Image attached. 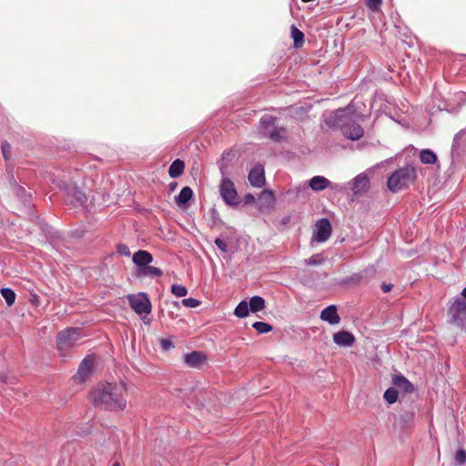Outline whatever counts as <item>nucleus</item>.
I'll return each instance as SVG.
<instances>
[{
	"instance_id": "f03ea898",
	"label": "nucleus",
	"mask_w": 466,
	"mask_h": 466,
	"mask_svg": "<svg viewBox=\"0 0 466 466\" xmlns=\"http://www.w3.org/2000/svg\"><path fill=\"white\" fill-rule=\"evenodd\" d=\"M354 114L355 108L350 104L344 108L329 113L325 116V123L329 127L339 128L345 137L350 140H359L363 137L364 130L353 119Z\"/></svg>"
},
{
	"instance_id": "72a5a7b5",
	"label": "nucleus",
	"mask_w": 466,
	"mask_h": 466,
	"mask_svg": "<svg viewBox=\"0 0 466 466\" xmlns=\"http://www.w3.org/2000/svg\"><path fill=\"white\" fill-rule=\"evenodd\" d=\"M171 292L175 296H177L178 298H182V297L187 296V289L186 287H184L182 285L174 284V285L171 286Z\"/></svg>"
},
{
	"instance_id": "49530a36",
	"label": "nucleus",
	"mask_w": 466,
	"mask_h": 466,
	"mask_svg": "<svg viewBox=\"0 0 466 466\" xmlns=\"http://www.w3.org/2000/svg\"><path fill=\"white\" fill-rule=\"evenodd\" d=\"M210 213H211V217L213 218L214 223H216L218 220H219L218 212L215 208H212L210 210Z\"/></svg>"
},
{
	"instance_id": "423d86ee",
	"label": "nucleus",
	"mask_w": 466,
	"mask_h": 466,
	"mask_svg": "<svg viewBox=\"0 0 466 466\" xmlns=\"http://www.w3.org/2000/svg\"><path fill=\"white\" fill-rule=\"evenodd\" d=\"M449 322L459 329H463L466 322V301L457 299L448 309Z\"/></svg>"
},
{
	"instance_id": "39448f33",
	"label": "nucleus",
	"mask_w": 466,
	"mask_h": 466,
	"mask_svg": "<svg viewBox=\"0 0 466 466\" xmlns=\"http://www.w3.org/2000/svg\"><path fill=\"white\" fill-rule=\"evenodd\" d=\"M259 133L269 138L274 142H279L285 133L284 127H279L276 126V117L273 116L266 115L260 118Z\"/></svg>"
},
{
	"instance_id": "1a4fd4ad",
	"label": "nucleus",
	"mask_w": 466,
	"mask_h": 466,
	"mask_svg": "<svg viewBox=\"0 0 466 466\" xmlns=\"http://www.w3.org/2000/svg\"><path fill=\"white\" fill-rule=\"evenodd\" d=\"M219 192L224 202L228 206L238 204V193L234 183L227 177H222Z\"/></svg>"
},
{
	"instance_id": "f3484780",
	"label": "nucleus",
	"mask_w": 466,
	"mask_h": 466,
	"mask_svg": "<svg viewBox=\"0 0 466 466\" xmlns=\"http://www.w3.org/2000/svg\"><path fill=\"white\" fill-rule=\"evenodd\" d=\"M184 361L188 367L198 368L206 361V356L200 351H193L184 355Z\"/></svg>"
},
{
	"instance_id": "58836bf2",
	"label": "nucleus",
	"mask_w": 466,
	"mask_h": 466,
	"mask_svg": "<svg viewBox=\"0 0 466 466\" xmlns=\"http://www.w3.org/2000/svg\"><path fill=\"white\" fill-rule=\"evenodd\" d=\"M456 463L462 465L466 462V451L464 449H459L455 454Z\"/></svg>"
},
{
	"instance_id": "412c9836",
	"label": "nucleus",
	"mask_w": 466,
	"mask_h": 466,
	"mask_svg": "<svg viewBox=\"0 0 466 466\" xmlns=\"http://www.w3.org/2000/svg\"><path fill=\"white\" fill-rule=\"evenodd\" d=\"M162 275L163 271L159 268L150 266V264H147V266H145L138 269V271H136V276L137 278L149 277L153 279L161 277Z\"/></svg>"
},
{
	"instance_id": "dca6fc26",
	"label": "nucleus",
	"mask_w": 466,
	"mask_h": 466,
	"mask_svg": "<svg viewBox=\"0 0 466 466\" xmlns=\"http://www.w3.org/2000/svg\"><path fill=\"white\" fill-rule=\"evenodd\" d=\"M333 341L339 346L350 347L355 342V337L349 331L341 330L333 335Z\"/></svg>"
},
{
	"instance_id": "de8ad7c7",
	"label": "nucleus",
	"mask_w": 466,
	"mask_h": 466,
	"mask_svg": "<svg viewBox=\"0 0 466 466\" xmlns=\"http://www.w3.org/2000/svg\"><path fill=\"white\" fill-rule=\"evenodd\" d=\"M245 201L247 204H251L255 202V197L251 194H248L245 197Z\"/></svg>"
},
{
	"instance_id": "3c124183",
	"label": "nucleus",
	"mask_w": 466,
	"mask_h": 466,
	"mask_svg": "<svg viewBox=\"0 0 466 466\" xmlns=\"http://www.w3.org/2000/svg\"><path fill=\"white\" fill-rule=\"evenodd\" d=\"M112 466H120V463L116 461Z\"/></svg>"
},
{
	"instance_id": "b1692460",
	"label": "nucleus",
	"mask_w": 466,
	"mask_h": 466,
	"mask_svg": "<svg viewBox=\"0 0 466 466\" xmlns=\"http://www.w3.org/2000/svg\"><path fill=\"white\" fill-rule=\"evenodd\" d=\"M420 161L422 164L432 165L438 161L437 155L431 149H422L419 153Z\"/></svg>"
},
{
	"instance_id": "6ab92c4d",
	"label": "nucleus",
	"mask_w": 466,
	"mask_h": 466,
	"mask_svg": "<svg viewBox=\"0 0 466 466\" xmlns=\"http://www.w3.org/2000/svg\"><path fill=\"white\" fill-rule=\"evenodd\" d=\"M93 360L86 357L79 364L76 376L80 381H84L92 372Z\"/></svg>"
},
{
	"instance_id": "a19ab883",
	"label": "nucleus",
	"mask_w": 466,
	"mask_h": 466,
	"mask_svg": "<svg viewBox=\"0 0 466 466\" xmlns=\"http://www.w3.org/2000/svg\"><path fill=\"white\" fill-rule=\"evenodd\" d=\"M12 190L14 194L17 196L19 198L25 199L26 198V190L19 184L12 187Z\"/></svg>"
},
{
	"instance_id": "09e8293b",
	"label": "nucleus",
	"mask_w": 466,
	"mask_h": 466,
	"mask_svg": "<svg viewBox=\"0 0 466 466\" xmlns=\"http://www.w3.org/2000/svg\"><path fill=\"white\" fill-rule=\"evenodd\" d=\"M177 182H172L169 184V189L174 190L177 187Z\"/></svg>"
},
{
	"instance_id": "c85d7f7f",
	"label": "nucleus",
	"mask_w": 466,
	"mask_h": 466,
	"mask_svg": "<svg viewBox=\"0 0 466 466\" xmlns=\"http://www.w3.org/2000/svg\"><path fill=\"white\" fill-rule=\"evenodd\" d=\"M414 417L415 413L412 410H406L402 412L400 416V421L401 423V426L404 428L410 427L414 420Z\"/></svg>"
},
{
	"instance_id": "a878e982",
	"label": "nucleus",
	"mask_w": 466,
	"mask_h": 466,
	"mask_svg": "<svg viewBox=\"0 0 466 466\" xmlns=\"http://www.w3.org/2000/svg\"><path fill=\"white\" fill-rule=\"evenodd\" d=\"M250 311L256 313L265 308V299L259 296H253L249 300Z\"/></svg>"
},
{
	"instance_id": "9b49d317",
	"label": "nucleus",
	"mask_w": 466,
	"mask_h": 466,
	"mask_svg": "<svg viewBox=\"0 0 466 466\" xmlns=\"http://www.w3.org/2000/svg\"><path fill=\"white\" fill-rule=\"evenodd\" d=\"M314 239L318 242H325L331 235V225L328 218H321L316 223Z\"/></svg>"
},
{
	"instance_id": "0eeeda50",
	"label": "nucleus",
	"mask_w": 466,
	"mask_h": 466,
	"mask_svg": "<svg viewBox=\"0 0 466 466\" xmlns=\"http://www.w3.org/2000/svg\"><path fill=\"white\" fill-rule=\"evenodd\" d=\"M59 187L66 197V201L73 206H83L87 200L86 194L73 182H62Z\"/></svg>"
},
{
	"instance_id": "2f4dec72",
	"label": "nucleus",
	"mask_w": 466,
	"mask_h": 466,
	"mask_svg": "<svg viewBox=\"0 0 466 466\" xmlns=\"http://www.w3.org/2000/svg\"><path fill=\"white\" fill-rule=\"evenodd\" d=\"M252 328L255 329L258 333L264 334L272 330V326L262 321H256L252 324Z\"/></svg>"
},
{
	"instance_id": "4be33fe9",
	"label": "nucleus",
	"mask_w": 466,
	"mask_h": 466,
	"mask_svg": "<svg viewBox=\"0 0 466 466\" xmlns=\"http://www.w3.org/2000/svg\"><path fill=\"white\" fill-rule=\"evenodd\" d=\"M184 169H185L184 161L177 158L171 163V165L168 168V175L172 178H177L183 174Z\"/></svg>"
},
{
	"instance_id": "f257e3e1",
	"label": "nucleus",
	"mask_w": 466,
	"mask_h": 466,
	"mask_svg": "<svg viewBox=\"0 0 466 466\" xmlns=\"http://www.w3.org/2000/svg\"><path fill=\"white\" fill-rule=\"evenodd\" d=\"M127 388L125 382L99 383L91 392L90 400L96 407L108 410H123L127 407L125 394Z\"/></svg>"
},
{
	"instance_id": "f704fd0d",
	"label": "nucleus",
	"mask_w": 466,
	"mask_h": 466,
	"mask_svg": "<svg viewBox=\"0 0 466 466\" xmlns=\"http://www.w3.org/2000/svg\"><path fill=\"white\" fill-rule=\"evenodd\" d=\"M6 176H7V180H8V183H9V186L11 187V188L18 184L14 176V167L13 166H11V165L6 166Z\"/></svg>"
},
{
	"instance_id": "c9c22d12",
	"label": "nucleus",
	"mask_w": 466,
	"mask_h": 466,
	"mask_svg": "<svg viewBox=\"0 0 466 466\" xmlns=\"http://www.w3.org/2000/svg\"><path fill=\"white\" fill-rule=\"evenodd\" d=\"M322 262L323 258L320 254H314L309 259L305 260V263L308 266H317L322 264Z\"/></svg>"
},
{
	"instance_id": "bb28decb",
	"label": "nucleus",
	"mask_w": 466,
	"mask_h": 466,
	"mask_svg": "<svg viewBox=\"0 0 466 466\" xmlns=\"http://www.w3.org/2000/svg\"><path fill=\"white\" fill-rule=\"evenodd\" d=\"M466 140V127L459 131L453 138L451 151L458 150L461 145Z\"/></svg>"
},
{
	"instance_id": "4468645a",
	"label": "nucleus",
	"mask_w": 466,
	"mask_h": 466,
	"mask_svg": "<svg viewBox=\"0 0 466 466\" xmlns=\"http://www.w3.org/2000/svg\"><path fill=\"white\" fill-rule=\"evenodd\" d=\"M132 261L136 265V271H138V269L153 262V256L148 251L140 249L133 254Z\"/></svg>"
},
{
	"instance_id": "aec40b11",
	"label": "nucleus",
	"mask_w": 466,
	"mask_h": 466,
	"mask_svg": "<svg viewBox=\"0 0 466 466\" xmlns=\"http://www.w3.org/2000/svg\"><path fill=\"white\" fill-rule=\"evenodd\" d=\"M194 192L190 187H184L178 196L175 198L176 204L180 208H187L189 200L193 198Z\"/></svg>"
},
{
	"instance_id": "ddd939ff",
	"label": "nucleus",
	"mask_w": 466,
	"mask_h": 466,
	"mask_svg": "<svg viewBox=\"0 0 466 466\" xmlns=\"http://www.w3.org/2000/svg\"><path fill=\"white\" fill-rule=\"evenodd\" d=\"M370 188V179L366 174H360L352 180V191L354 195H361Z\"/></svg>"
},
{
	"instance_id": "393cba45",
	"label": "nucleus",
	"mask_w": 466,
	"mask_h": 466,
	"mask_svg": "<svg viewBox=\"0 0 466 466\" xmlns=\"http://www.w3.org/2000/svg\"><path fill=\"white\" fill-rule=\"evenodd\" d=\"M291 37L293 39V44L295 48H299L304 44V34L302 31L298 29L295 25L290 26Z\"/></svg>"
},
{
	"instance_id": "473e14b6",
	"label": "nucleus",
	"mask_w": 466,
	"mask_h": 466,
	"mask_svg": "<svg viewBox=\"0 0 466 466\" xmlns=\"http://www.w3.org/2000/svg\"><path fill=\"white\" fill-rule=\"evenodd\" d=\"M259 200L264 202L268 207L271 206L274 203V196L273 193L269 190H263L259 195Z\"/></svg>"
},
{
	"instance_id": "f8f14e48",
	"label": "nucleus",
	"mask_w": 466,
	"mask_h": 466,
	"mask_svg": "<svg viewBox=\"0 0 466 466\" xmlns=\"http://www.w3.org/2000/svg\"><path fill=\"white\" fill-rule=\"evenodd\" d=\"M248 181L255 187H262L264 186V167L261 164H256L249 171Z\"/></svg>"
},
{
	"instance_id": "79ce46f5",
	"label": "nucleus",
	"mask_w": 466,
	"mask_h": 466,
	"mask_svg": "<svg viewBox=\"0 0 466 466\" xmlns=\"http://www.w3.org/2000/svg\"><path fill=\"white\" fill-rule=\"evenodd\" d=\"M116 251L118 254H120L122 256H126V257L130 256L129 248L126 244H118L116 246Z\"/></svg>"
},
{
	"instance_id": "9d476101",
	"label": "nucleus",
	"mask_w": 466,
	"mask_h": 466,
	"mask_svg": "<svg viewBox=\"0 0 466 466\" xmlns=\"http://www.w3.org/2000/svg\"><path fill=\"white\" fill-rule=\"evenodd\" d=\"M309 186L314 191H321L328 187L335 190H342L343 186L339 184H332L328 178L322 176H315L309 181Z\"/></svg>"
},
{
	"instance_id": "c03bdc74",
	"label": "nucleus",
	"mask_w": 466,
	"mask_h": 466,
	"mask_svg": "<svg viewBox=\"0 0 466 466\" xmlns=\"http://www.w3.org/2000/svg\"><path fill=\"white\" fill-rule=\"evenodd\" d=\"M160 345L166 350H170L171 348L174 347L173 343L169 339H161Z\"/></svg>"
},
{
	"instance_id": "4c0bfd02",
	"label": "nucleus",
	"mask_w": 466,
	"mask_h": 466,
	"mask_svg": "<svg viewBox=\"0 0 466 466\" xmlns=\"http://www.w3.org/2000/svg\"><path fill=\"white\" fill-rule=\"evenodd\" d=\"M3 157L5 161L11 158V146L7 141H4L1 145Z\"/></svg>"
},
{
	"instance_id": "ea45409f",
	"label": "nucleus",
	"mask_w": 466,
	"mask_h": 466,
	"mask_svg": "<svg viewBox=\"0 0 466 466\" xmlns=\"http://www.w3.org/2000/svg\"><path fill=\"white\" fill-rule=\"evenodd\" d=\"M181 303L183 306L187 307V308H197L200 305L201 302L196 299L188 298V299H183Z\"/></svg>"
},
{
	"instance_id": "c756f323",
	"label": "nucleus",
	"mask_w": 466,
	"mask_h": 466,
	"mask_svg": "<svg viewBox=\"0 0 466 466\" xmlns=\"http://www.w3.org/2000/svg\"><path fill=\"white\" fill-rule=\"evenodd\" d=\"M383 397L389 404H393L397 401L399 397L398 390L394 387H390L385 390Z\"/></svg>"
},
{
	"instance_id": "8fccbe9b",
	"label": "nucleus",
	"mask_w": 466,
	"mask_h": 466,
	"mask_svg": "<svg viewBox=\"0 0 466 466\" xmlns=\"http://www.w3.org/2000/svg\"><path fill=\"white\" fill-rule=\"evenodd\" d=\"M461 295L466 299V287L463 289Z\"/></svg>"
},
{
	"instance_id": "e433bc0d",
	"label": "nucleus",
	"mask_w": 466,
	"mask_h": 466,
	"mask_svg": "<svg viewBox=\"0 0 466 466\" xmlns=\"http://www.w3.org/2000/svg\"><path fill=\"white\" fill-rule=\"evenodd\" d=\"M365 5L370 11L377 12L382 5V0H366Z\"/></svg>"
},
{
	"instance_id": "2eb2a0df",
	"label": "nucleus",
	"mask_w": 466,
	"mask_h": 466,
	"mask_svg": "<svg viewBox=\"0 0 466 466\" xmlns=\"http://www.w3.org/2000/svg\"><path fill=\"white\" fill-rule=\"evenodd\" d=\"M392 384L394 388L404 393H411L415 390L413 384L400 373L393 376Z\"/></svg>"
},
{
	"instance_id": "37998d69",
	"label": "nucleus",
	"mask_w": 466,
	"mask_h": 466,
	"mask_svg": "<svg viewBox=\"0 0 466 466\" xmlns=\"http://www.w3.org/2000/svg\"><path fill=\"white\" fill-rule=\"evenodd\" d=\"M215 244L222 252L226 253L228 251V244L221 238H217L215 239Z\"/></svg>"
},
{
	"instance_id": "a211bd4d",
	"label": "nucleus",
	"mask_w": 466,
	"mask_h": 466,
	"mask_svg": "<svg viewBox=\"0 0 466 466\" xmlns=\"http://www.w3.org/2000/svg\"><path fill=\"white\" fill-rule=\"evenodd\" d=\"M320 319L331 325L338 324L340 320V318L337 312V308L334 305H330L325 308L320 313Z\"/></svg>"
},
{
	"instance_id": "cd10ccee",
	"label": "nucleus",
	"mask_w": 466,
	"mask_h": 466,
	"mask_svg": "<svg viewBox=\"0 0 466 466\" xmlns=\"http://www.w3.org/2000/svg\"><path fill=\"white\" fill-rule=\"evenodd\" d=\"M249 305L247 301L242 300L238 303V305L236 307L234 313L238 318H245L249 313Z\"/></svg>"
},
{
	"instance_id": "20e7f679",
	"label": "nucleus",
	"mask_w": 466,
	"mask_h": 466,
	"mask_svg": "<svg viewBox=\"0 0 466 466\" xmlns=\"http://www.w3.org/2000/svg\"><path fill=\"white\" fill-rule=\"evenodd\" d=\"M82 330L78 328H67L56 335V348L60 356L66 357L69 350L79 345Z\"/></svg>"
},
{
	"instance_id": "7c9ffc66",
	"label": "nucleus",
	"mask_w": 466,
	"mask_h": 466,
	"mask_svg": "<svg viewBox=\"0 0 466 466\" xmlns=\"http://www.w3.org/2000/svg\"><path fill=\"white\" fill-rule=\"evenodd\" d=\"M1 295L5 299L8 306H12L15 303V293L14 292L13 289L8 288H3L1 289Z\"/></svg>"
},
{
	"instance_id": "7ed1b4c3",
	"label": "nucleus",
	"mask_w": 466,
	"mask_h": 466,
	"mask_svg": "<svg viewBox=\"0 0 466 466\" xmlns=\"http://www.w3.org/2000/svg\"><path fill=\"white\" fill-rule=\"evenodd\" d=\"M417 179V170L412 166H405L395 170L387 180L390 191L397 193L403 190Z\"/></svg>"
},
{
	"instance_id": "6e6552de",
	"label": "nucleus",
	"mask_w": 466,
	"mask_h": 466,
	"mask_svg": "<svg viewBox=\"0 0 466 466\" xmlns=\"http://www.w3.org/2000/svg\"><path fill=\"white\" fill-rule=\"evenodd\" d=\"M127 300L130 308L139 316L149 314L152 309L150 299L147 293L139 292L137 294L127 295Z\"/></svg>"
},
{
	"instance_id": "a18cd8bd",
	"label": "nucleus",
	"mask_w": 466,
	"mask_h": 466,
	"mask_svg": "<svg viewBox=\"0 0 466 466\" xmlns=\"http://www.w3.org/2000/svg\"><path fill=\"white\" fill-rule=\"evenodd\" d=\"M380 287H381L382 291L384 293H387V292H390L392 289L393 285L382 282Z\"/></svg>"
},
{
	"instance_id": "5701e85b",
	"label": "nucleus",
	"mask_w": 466,
	"mask_h": 466,
	"mask_svg": "<svg viewBox=\"0 0 466 466\" xmlns=\"http://www.w3.org/2000/svg\"><path fill=\"white\" fill-rule=\"evenodd\" d=\"M235 154L232 152H225L220 160L218 161V167L222 177H226L229 163L234 159Z\"/></svg>"
}]
</instances>
